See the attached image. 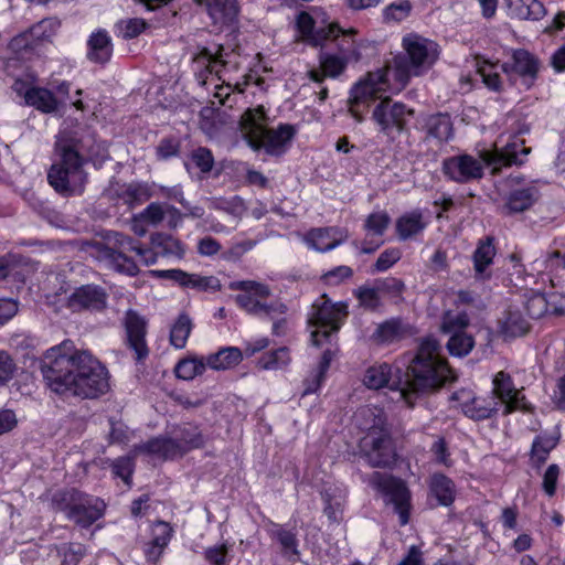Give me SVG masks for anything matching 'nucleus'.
<instances>
[{
    "label": "nucleus",
    "mask_w": 565,
    "mask_h": 565,
    "mask_svg": "<svg viewBox=\"0 0 565 565\" xmlns=\"http://www.w3.org/2000/svg\"><path fill=\"white\" fill-rule=\"evenodd\" d=\"M19 310L18 302L11 298H0V324L7 323Z\"/></svg>",
    "instance_id": "nucleus-61"
},
{
    "label": "nucleus",
    "mask_w": 565,
    "mask_h": 565,
    "mask_svg": "<svg viewBox=\"0 0 565 565\" xmlns=\"http://www.w3.org/2000/svg\"><path fill=\"white\" fill-rule=\"evenodd\" d=\"M335 41L340 51V55L321 53V71L311 70L309 72V77L311 81L316 83H322L326 76L337 77L344 71L349 62H356L361 58L359 46L351 38V35L343 34L340 40L338 38Z\"/></svg>",
    "instance_id": "nucleus-12"
},
{
    "label": "nucleus",
    "mask_w": 565,
    "mask_h": 565,
    "mask_svg": "<svg viewBox=\"0 0 565 565\" xmlns=\"http://www.w3.org/2000/svg\"><path fill=\"white\" fill-rule=\"evenodd\" d=\"M354 419L366 435L360 440V449L372 467H388L395 459L392 438L386 428L382 411L364 406L359 408Z\"/></svg>",
    "instance_id": "nucleus-7"
},
{
    "label": "nucleus",
    "mask_w": 565,
    "mask_h": 565,
    "mask_svg": "<svg viewBox=\"0 0 565 565\" xmlns=\"http://www.w3.org/2000/svg\"><path fill=\"white\" fill-rule=\"evenodd\" d=\"M540 70L539 60L529 51L518 49L512 52L511 61L502 64L505 74L515 73L523 78L526 87H531Z\"/></svg>",
    "instance_id": "nucleus-20"
},
{
    "label": "nucleus",
    "mask_w": 565,
    "mask_h": 565,
    "mask_svg": "<svg viewBox=\"0 0 565 565\" xmlns=\"http://www.w3.org/2000/svg\"><path fill=\"white\" fill-rule=\"evenodd\" d=\"M440 350L441 347L435 338H424L404 375L399 370L393 373L390 364L381 363L366 370L363 382L372 390L387 387L396 394L392 399L404 401L413 406L420 394L439 388L455 379L441 358Z\"/></svg>",
    "instance_id": "nucleus-1"
},
{
    "label": "nucleus",
    "mask_w": 565,
    "mask_h": 565,
    "mask_svg": "<svg viewBox=\"0 0 565 565\" xmlns=\"http://www.w3.org/2000/svg\"><path fill=\"white\" fill-rule=\"evenodd\" d=\"M530 152L531 149L524 147V141L515 138L500 149L481 150L479 158L467 153L449 157L443 161L441 170L454 182L469 183L482 179L484 166L492 167L494 172L502 167L520 166Z\"/></svg>",
    "instance_id": "nucleus-5"
},
{
    "label": "nucleus",
    "mask_w": 565,
    "mask_h": 565,
    "mask_svg": "<svg viewBox=\"0 0 565 565\" xmlns=\"http://www.w3.org/2000/svg\"><path fill=\"white\" fill-rule=\"evenodd\" d=\"M384 74L383 73H371L367 78L359 82L351 90V114L358 119V121H362V116L355 109L360 103H365L369 99H373L375 95L382 90V85L384 83Z\"/></svg>",
    "instance_id": "nucleus-23"
},
{
    "label": "nucleus",
    "mask_w": 565,
    "mask_h": 565,
    "mask_svg": "<svg viewBox=\"0 0 565 565\" xmlns=\"http://www.w3.org/2000/svg\"><path fill=\"white\" fill-rule=\"evenodd\" d=\"M204 6L215 24H226L234 21L237 15L236 0H194Z\"/></svg>",
    "instance_id": "nucleus-29"
},
{
    "label": "nucleus",
    "mask_w": 565,
    "mask_h": 565,
    "mask_svg": "<svg viewBox=\"0 0 565 565\" xmlns=\"http://www.w3.org/2000/svg\"><path fill=\"white\" fill-rule=\"evenodd\" d=\"M41 371L50 390L60 395L97 398L109 390L106 366L70 340L46 351Z\"/></svg>",
    "instance_id": "nucleus-2"
},
{
    "label": "nucleus",
    "mask_w": 565,
    "mask_h": 565,
    "mask_svg": "<svg viewBox=\"0 0 565 565\" xmlns=\"http://www.w3.org/2000/svg\"><path fill=\"white\" fill-rule=\"evenodd\" d=\"M427 226L424 215L419 210L403 214L396 221V232L402 241H406L419 233Z\"/></svg>",
    "instance_id": "nucleus-31"
},
{
    "label": "nucleus",
    "mask_w": 565,
    "mask_h": 565,
    "mask_svg": "<svg viewBox=\"0 0 565 565\" xmlns=\"http://www.w3.org/2000/svg\"><path fill=\"white\" fill-rule=\"evenodd\" d=\"M111 467L115 476L129 483L134 470V463L130 458L120 457L113 462Z\"/></svg>",
    "instance_id": "nucleus-59"
},
{
    "label": "nucleus",
    "mask_w": 565,
    "mask_h": 565,
    "mask_svg": "<svg viewBox=\"0 0 565 565\" xmlns=\"http://www.w3.org/2000/svg\"><path fill=\"white\" fill-rule=\"evenodd\" d=\"M401 258V252L397 248H388L385 249L379 256L377 260L374 264V268L376 271H385L391 268L397 260Z\"/></svg>",
    "instance_id": "nucleus-58"
},
{
    "label": "nucleus",
    "mask_w": 565,
    "mask_h": 565,
    "mask_svg": "<svg viewBox=\"0 0 565 565\" xmlns=\"http://www.w3.org/2000/svg\"><path fill=\"white\" fill-rule=\"evenodd\" d=\"M390 222L391 217L386 212H375L366 217L364 228L369 235L380 238L387 230Z\"/></svg>",
    "instance_id": "nucleus-46"
},
{
    "label": "nucleus",
    "mask_w": 565,
    "mask_h": 565,
    "mask_svg": "<svg viewBox=\"0 0 565 565\" xmlns=\"http://www.w3.org/2000/svg\"><path fill=\"white\" fill-rule=\"evenodd\" d=\"M353 271L348 266H338L337 268L329 270L323 275V279L328 284L337 285L341 282L342 280L350 278L352 276Z\"/></svg>",
    "instance_id": "nucleus-63"
},
{
    "label": "nucleus",
    "mask_w": 565,
    "mask_h": 565,
    "mask_svg": "<svg viewBox=\"0 0 565 565\" xmlns=\"http://www.w3.org/2000/svg\"><path fill=\"white\" fill-rule=\"evenodd\" d=\"M231 289L243 291L235 297V301L249 315L268 316L271 312L273 306L266 302L270 296L267 285L254 280H241L232 282Z\"/></svg>",
    "instance_id": "nucleus-13"
},
{
    "label": "nucleus",
    "mask_w": 565,
    "mask_h": 565,
    "mask_svg": "<svg viewBox=\"0 0 565 565\" xmlns=\"http://www.w3.org/2000/svg\"><path fill=\"white\" fill-rule=\"evenodd\" d=\"M380 290L376 286H361L355 291L359 303L366 310L374 311L381 306Z\"/></svg>",
    "instance_id": "nucleus-45"
},
{
    "label": "nucleus",
    "mask_w": 565,
    "mask_h": 565,
    "mask_svg": "<svg viewBox=\"0 0 565 565\" xmlns=\"http://www.w3.org/2000/svg\"><path fill=\"white\" fill-rule=\"evenodd\" d=\"M297 25L302 35L311 39L315 45H321L324 40H337L342 30L337 24H329L326 28L316 29L312 17L307 12L299 13L297 18Z\"/></svg>",
    "instance_id": "nucleus-26"
},
{
    "label": "nucleus",
    "mask_w": 565,
    "mask_h": 565,
    "mask_svg": "<svg viewBox=\"0 0 565 565\" xmlns=\"http://www.w3.org/2000/svg\"><path fill=\"white\" fill-rule=\"evenodd\" d=\"M18 258L15 255L8 254L0 257V288L10 279H14L18 271Z\"/></svg>",
    "instance_id": "nucleus-50"
},
{
    "label": "nucleus",
    "mask_w": 565,
    "mask_h": 565,
    "mask_svg": "<svg viewBox=\"0 0 565 565\" xmlns=\"http://www.w3.org/2000/svg\"><path fill=\"white\" fill-rule=\"evenodd\" d=\"M228 545L223 543L205 548L204 557L210 565H227L228 563Z\"/></svg>",
    "instance_id": "nucleus-53"
},
{
    "label": "nucleus",
    "mask_w": 565,
    "mask_h": 565,
    "mask_svg": "<svg viewBox=\"0 0 565 565\" xmlns=\"http://www.w3.org/2000/svg\"><path fill=\"white\" fill-rule=\"evenodd\" d=\"M324 513L331 521H337L343 507L344 493L337 487H329L323 490Z\"/></svg>",
    "instance_id": "nucleus-38"
},
{
    "label": "nucleus",
    "mask_w": 565,
    "mask_h": 565,
    "mask_svg": "<svg viewBox=\"0 0 565 565\" xmlns=\"http://www.w3.org/2000/svg\"><path fill=\"white\" fill-rule=\"evenodd\" d=\"M493 390L491 397L498 398L500 407L503 406V414L514 411H529V405L521 391L516 390L510 374L500 371L492 381Z\"/></svg>",
    "instance_id": "nucleus-16"
},
{
    "label": "nucleus",
    "mask_w": 565,
    "mask_h": 565,
    "mask_svg": "<svg viewBox=\"0 0 565 565\" xmlns=\"http://www.w3.org/2000/svg\"><path fill=\"white\" fill-rule=\"evenodd\" d=\"M291 362L289 349L286 347L264 353L257 361L262 370L277 371L286 369Z\"/></svg>",
    "instance_id": "nucleus-35"
},
{
    "label": "nucleus",
    "mask_w": 565,
    "mask_h": 565,
    "mask_svg": "<svg viewBox=\"0 0 565 565\" xmlns=\"http://www.w3.org/2000/svg\"><path fill=\"white\" fill-rule=\"evenodd\" d=\"M192 330V321L185 313H181L170 331V342L175 349H183Z\"/></svg>",
    "instance_id": "nucleus-40"
},
{
    "label": "nucleus",
    "mask_w": 565,
    "mask_h": 565,
    "mask_svg": "<svg viewBox=\"0 0 565 565\" xmlns=\"http://www.w3.org/2000/svg\"><path fill=\"white\" fill-rule=\"evenodd\" d=\"M452 399L460 401L462 413L473 419L483 420L495 415L500 409V402L495 397H470L469 393H455Z\"/></svg>",
    "instance_id": "nucleus-19"
},
{
    "label": "nucleus",
    "mask_w": 565,
    "mask_h": 565,
    "mask_svg": "<svg viewBox=\"0 0 565 565\" xmlns=\"http://www.w3.org/2000/svg\"><path fill=\"white\" fill-rule=\"evenodd\" d=\"M151 274L173 280L181 287L198 289V274H189L181 269L152 270Z\"/></svg>",
    "instance_id": "nucleus-42"
},
{
    "label": "nucleus",
    "mask_w": 565,
    "mask_h": 565,
    "mask_svg": "<svg viewBox=\"0 0 565 565\" xmlns=\"http://www.w3.org/2000/svg\"><path fill=\"white\" fill-rule=\"evenodd\" d=\"M92 255L118 273L136 276L139 265L151 266L159 257L182 258L184 248L179 239L162 233L153 234L150 246L143 247L126 234L110 232L107 234V243L93 245Z\"/></svg>",
    "instance_id": "nucleus-4"
},
{
    "label": "nucleus",
    "mask_w": 565,
    "mask_h": 565,
    "mask_svg": "<svg viewBox=\"0 0 565 565\" xmlns=\"http://www.w3.org/2000/svg\"><path fill=\"white\" fill-rule=\"evenodd\" d=\"M411 12V3L401 1L398 3H392L384 10V19L386 21L399 22L408 17Z\"/></svg>",
    "instance_id": "nucleus-54"
},
{
    "label": "nucleus",
    "mask_w": 565,
    "mask_h": 565,
    "mask_svg": "<svg viewBox=\"0 0 565 565\" xmlns=\"http://www.w3.org/2000/svg\"><path fill=\"white\" fill-rule=\"evenodd\" d=\"M527 316L532 319H539L550 311V298L542 294H533L525 302Z\"/></svg>",
    "instance_id": "nucleus-48"
},
{
    "label": "nucleus",
    "mask_w": 565,
    "mask_h": 565,
    "mask_svg": "<svg viewBox=\"0 0 565 565\" xmlns=\"http://www.w3.org/2000/svg\"><path fill=\"white\" fill-rule=\"evenodd\" d=\"M413 115L402 103H391L388 98L382 100L373 110V119L384 135L395 138L406 127L407 118Z\"/></svg>",
    "instance_id": "nucleus-15"
},
{
    "label": "nucleus",
    "mask_w": 565,
    "mask_h": 565,
    "mask_svg": "<svg viewBox=\"0 0 565 565\" xmlns=\"http://www.w3.org/2000/svg\"><path fill=\"white\" fill-rule=\"evenodd\" d=\"M559 475V468L557 465H550L543 476V489L545 493L552 497L556 490V483Z\"/></svg>",
    "instance_id": "nucleus-60"
},
{
    "label": "nucleus",
    "mask_w": 565,
    "mask_h": 565,
    "mask_svg": "<svg viewBox=\"0 0 565 565\" xmlns=\"http://www.w3.org/2000/svg\"><path fill=\"white\" fill-rule=\"evenodd\" d=\"M478 73L480 74L484 85L493 90L499 92L502 87L500 75L494 71V66L486 64L479 67Z\"/></svg>",
    "instance_id": "nucleus-55"
},
{
    "label": "nucleus",
    "mask_w": 565,
    "mask_h": 565,
    "mask_svg": "<svg viewBox=\"0 0 565 565\" xmlns=\"http://www.w3.org/2000/svg\"><path fill=\"white\" fill-rule=\"evenodd\" d=\"M267 125L268 117L263 106L246 109L239 120L241 131L253 150L264 149L269 156H281L297 129L290 124H279L275 129H269Z\"/></svg>",
    "instance_id": "nucleus-6"
},
{
    "label": "nucleus",
    "mask_w": 565,
    "mask_h": 565,
    "mask_svg": "<svg viewBox=\"0 0 565 565\" xmlns=\"http://www.w3.org/2000/svg\"><path fill=\"white\" fill-rule=\"evenodd\" d=\"M271 531V536L275 537L279 544L281 545L282 552L285 554L298 555V540L296 533L292 531L286 530L279 525L275 526Z\"/></svg>",
    "instance_id": "nucleus-47"
},
{
    "label": "nucleus",
    "mask_w": 565,
    "mask_h": 565,
    "mask_svg": "<svg viewBox=\"0 0 565 565\" xmlns=\"http://www.w3.org/2000/svg\"><path fill=\"white\" fill-rule=\"evenodd\" d=\"M539 196V190L534 185L512 190L507 198L504 209L508 213L524 212L537 201Z\"/></svg>",
    "instance_id": "nucleus-30"
},
{
    "label": "nucleus",
    "mask_w": 565,
    "mask_h": 565,
    "mask_svg": "<svg viewBox=\"0 0 565 565\" xmlns=\"http://www.w3.org/2000/svg\"><path fill=\"white\" fill-rule=\"evenodd\" d=\"M348 313V305L344 302L334 303L326 295L316 300L308 318L309 324L316 327L311 332L312 344L319 347L321 338L329 339L332 333L339 331Z\"/></svg>",
    "instance_id": "nucleus-11"
},
{
    "label": "nucleus",
    "mask_w": 565,
    "mask_h": 565,
    "mask_svg": "<svg viewBox=\"0 0 565 565\" xmlns=\"http://www.w3.org/2000/svg\"><path fill=\"white\" fill-rule=\"evenodd\" d=\"M118 26L124 39H134L146 29V22L142 19L135 18L120 21Z\"/></svg>",
    "instance_id": "nucleus-56"
},
{
    "label": "nucleus",
    "mask_w": 565,
    "mask_h": 565,
    "mask_svg": "<svg viewBox=\"0 0 565 565\" xmlns=\"http://www.w3.org/2000/svg\"><path fill=\"white\" fill-rule=\"evenodd\" d=\"M58 553L62 556V565H78L85 550L81 544H64Z\"/></svg>",
    "instance_id": "nucleus-52"
},
{
    "label": "nucleus",
    "mask_w": 565,
    "mask_h": 565,
    "mask_svg": "<svg viewBox=\"0 0 565 565\" xmlns=\"http://www.w3.org/2000/svg\"><path fill=\"white\" fill-rule=\"evenodd\" d=\"M114 51L113 40L104 29L93 32L87 40V58L96 64H106L110 61Z\"/></svg>",
    "instance_id": "nucleus-25"
},
{
    "label": "nucleus",
    "mask_w": 565,
    "mask_h": 565,
    "mask_svg": "<svg viewBox=\"0 0 565 565\" xmlns=\"http://www.w3.org/2000/svg\"><path fill=\"white\" fill-rule=\"evenodd\" d=\"M347 239V233L339 227L313 228L305 237L309 247L318 252H328Z\"/></svg>",
    "instance_id": "nucleus-24"
},
{
    "label": "nucleus",
    "mask_w": 565,
    "mask_h": 565,
    "mask_svg": "<svg viewBox=\"0 0 565 565\" xmlns=\"http://www.w3.org/2000/svg\"><path fill=\"white\" fill-rule=\"evenodd\" d=\"M427 136L439 141H447L451 137V122L448 115L436 114L426 119Z\"/></svg>",
    "instance_id": "nucleus-37"
},
{
    "label": "nucleus",
    "mask_w": 565,
    "mask_h": 565,
    "mask_svg": "<svg viewBox=\"0 0 565 565\" xmlns=\"http://www.w3.org/2000/svg\"><path fill=\"white\" fill-rule=\"evenodd\" d=\"M371 484L382 492L395 507L398 513L401 525H405L409 520V492L405 483L387 473L374 472L371 476Z\"/></svg>",
    "instance_id": "nucleus-14"
},
{
    "label": "nucleus",
    "mask_w": 565,
    "mask_h": 565,
    "mask_svg": "<svg viewBox=\"0 0 565 565\" xmlns=\"http://www.w3.org/2000/svg\"><path fill=\"white\" fill-rule=\"evenodd\" d=\"M468 316L463 312L452 313L446 312L443 318L441 328L446 333L463 332L462 330L468 326Z\"/></svg>",
    "instance_id": "nucleus-49"
},
{
    "label": "nucleus",
    "mask_w": 565,
    "mask_h": 565,
    "mask_svg": "<svg viewBox=\"0 0 565 565\" xmlns=\"http://www.w3.org/2000/svg\"><path fill=\"white\" fill-rule=\"evenodd\" d=\"M431 452L435 456L437 462L449 467L451 466V460L449 458V451L447 449V445L444 438H438L430 448Z\"/></svg>",
    "instance_id": "nucleus-62"
},
{
    "label": "nucleus",
    "mask_w": 565,
    "mask_h": 565,
    "mask_svg": "<svg viewBox=\"0 0 565 565\" xmlns=\"http://www.w3.org/2000/svg\"><path fill=\"white\" fill-rule=\"evenodd\" d=\"M498 328L502 337L510 339L524 335L530 324L518 308H509L498 319Z\"/></svg>",
    "instance_id": "nucleus-28"
},
{
    "label": "nucleus",
    "mask_w": 565,
    "mask_h": 565,
    "mask_svg": "<svg viewBox=\"0 0 565 565\" xmlns=\"http://www.w3.org/2000/svg\"><path fill=\"white\" fill-rule=\"evenodd\" d=\"M221 249V244L211 236L201 238L198 243V253L202 256H213Z\"/></svg>",
    "instance_id": "nucleus-64"
},
{
    "label": "nucleus",
    "mask_w": 565,
    "mask_h": 565,
    "mask_svg": "<svg viewBox=\"0 0 565 565\" xmlns=\"http://www.w3.org/2000/svg\"><path fill=\"white\" fill-rule=\"evenodd\" d=\"M430 492L438 503L449 507L456 498V487L451 479L443 473H435L430 478Z\"/></svg>",
    "instance_id": "nucleus-33"
},
{
    "label": "nucleus",
    "mask_w": 565,
    "mask_h": 565,
    "mask_svg": "<svg viewBox=\"0 0 565 565\" xmlns=\"http://www.w3.org/2000/svg\"><path fill=\"white\" fill-rule=\"evenodd\" d=\"M167 205L162 206L158 203H151L141 213L140 218L152 225H157L166 218Z\"/></svg>",
    "instance_id": "nucleus-57"
},
{
    "label": "nucleus",
    "mask_w": 565,
    "mask_h": 565,
    "mask_svg": "<svg viewBox=\"0 0 565 565\" xmlns=\"http://www.w3.org/2000/svg\"><path fill=\"white\" fill-rule=\"evenodd\" d=\"M238 55L233 51H227L224 46L217 45L215 51L207 47L202 49L196 63L206 65L209 74H215L218 79L226 82V75L231 71L238 68Z\"/></svg>",
    "instance_id": "nucleus-17"
},
{
    "label": "nucleus",
    "mask_w": 565,
    "mask_h": 565,
    "mask_svg": "<svg viewBox=\"0 0 565 565\" xmlns=\"http://www.w3.org/2000/svg\"><path fill=\"white\" fill-rule=\"evenodd\" d=\"M473 338L466 332H455L448 340L447 348L451 355L465 356L473 348Z\"/></svg>",
    "instance_id": "nucleus-43"
},
{
    "label": "nucleus",
    "mask_w": 565,
    "mask_h": 565,
    "mask_svg": "<svg viewBox=\"0 0 565 565\" xmlns=\"http://www.w3.org/2000/svg\"><path fill=\"white\" fill-rule=\"evenodd\" d=\"M125 328L128 348L134 351L136 361L145 360L149 354L146 341L147 321L134 310H128L125 316Z\"/></svg>",
    "instance_id": "nucleus-18"
},
{
    "label": "nucleus",
    "mask_w": 565,
    "mask_h": 565,
    "mask_svg": "<svg viewBox=\"0 0 565 565\" xmlns=\"http://www.w3.org/2000/svg\"><path fill=\"white\" fill-rule=\"evenodd\" d=\"M508 7L511 14L521 20H540L546 13L539 0H508Z\"/></svg>",
    "instance_id": "nucleus-32"
},
{
    "label": "nucleus",
    "mask_w": 565,
    "mask_h": 565,
    "mask_svg": "<svg viewBox=\"0 0 565 565\" xmlns=\"http://www.w3.org/2000/svg\"><path fill=\"white\" fill-rule=\"evenodd\" d=\"M95 136L77 121H65L55 145V162L47 173L49 183L64 195L81 194L87 174L84 163L98 153Z\"/></svg>",
    "instance_id": "nucleus-3"
},
{
    "label": "nucleus",
    "mask_w": 565,
    "mask_h": 565,
    "mask_svg": "<svg viewBox=\"0 0 565 565\" xmlns=\"http://www.w3.org/2000/svg\"><path fill=\"white\" fill-rule=\"evenodd\" d=\"M207 367L206 361L198 358L183 359L174 367L177 377L190 381L201 375Z\"/></svg>",
    "instance_id": "nucleus-41"
},
{
    "label": "nucleus",
    "mask_w": 565,
    "mask_h": 565,
    "mask_svg": "<svg viewBox=\"0 0 565 565\" xmlns=\"http://www.w3.org/2000/svg\"><path fill=\"white\" fill-rule=\"evenodd\" d=\"M494 255L495 247L492 237H486L479 242L473 253V265L478 275H481L492 264Z\"/></svg>",
    "instance_id": "nucleus-39"
},
{
    "label": "nucleus",
    "mask_w": 565,
    "mask_h": 565,
    "mask_svg": "<svg viewBox=\"0 0 565 565\" xmlns=\"http://www.w3.org/2000/svg\"><path fill=\"white\" fill-rule=\"evenodd\" d=\"M204 437L198 426L185 424L172 430L170 436H159L142 444L139 449L162 459L182 457L203 447Z\"/></svg>",
    "instance_id": "nucleus-9"
},
{
    "label": "nucleus",
    "mask_w": 565,
    "mask_h": 565,
    "mask_svg": "<svg viewBox=\"0 0 565 565\" xmlns=\"http://www.w3.org/2000/svg\"><path fill=\"white\" fill-rule=\"evenodd\" d=\"M556 445L557 438L553 436H537L532 445V459L539 465L544 463Z\"/></svg>",
    "instance_id": "nucleus-44"
},
{
    "label": "nucleus",
    "mask_w": 565,
    "mask_h": 565,
    "mask_svg": "<svg viewBox=\"0 0 565 565\" xmlns=\"http://www.w3.org/2000/svg\"><path fill=\"white\" fill-rule=\"evenodd\" d=\"M53 502L60 511L65 512L68 520L82 527H88L100 519L106 508L99 498L77 490L56 493Z\"/></svg>",
    "instance_id": "nucleus-10"
},
{
    "label": "nucleus",
    "mask_w": 565,
    "mask_h": 565,
    "mask_svg": "<svg viewBox=\"0 0 565 565\" xmlns=\"http://www.w3.org/2000/svg\"><path fill=\"white\" fill-rule=\"evenodd\" d=\"M172 527L164 521H157L151 525V537L143 547V553L148 562L156 564L160 559L172 539Z\"/></svg>",
    "instance_id": "nucleus-22"
},
{
    "label": "nucleus",
    "mask_w": 565,
    "mask_h": 565,
    "mask_svg": "<svg viewBox=\"0 0 565 565\" xmlns=\"http://www.w3.org/2000/svg\"><path fill=\"white\" fill-rule=\"evenodd\" d=\"M409 334V326L398 318L388 319L380 323L371 339L379 345H388L401 341Z\"/></svg>",
    "instance_id": "nucleus-27"
},
{
    "label": "nucleus",
    "mask_w": 565,
    "mask_h": 565,
    "mask_svg": "<svg viewBox=\"0 0 565 565\" xmlns=\"http://www.w3.org/2000/svg\"><path fill=\"white\" fill-rule=\"evenodd\" d=\"M24 104L45 114L53 113L57 108V100L53 93L46 88L35 86L31 93L28 94Z\"/></svg>",
    "instance_id": "nucleus-36"
},
{
    "label": "nucleus",
    "mask_w": 565,
    "mask_h": 565,
    "mask_svg": "<svg viewBox=\"0 0 565 565\" xmlns=\"http://www.w3.org/2000/svg\"><path fill=\"white\" fill-rule=\"evenodd\" d=\"M107 295L105 290L95 285H85L77 288L68 298V307L73 311L102 310L106 307Z\"/></svg>",
    "instance_id": "nucleus-21"
},
{
    "label": "nucleus",
    "mask_w": 565,
    "mask_h": 565,
    "mask_svg": "<svg viewBox=\"0 0 565 565\" xmlns=\"http://www.w3.org/2000/svg\"><path fill=\"white\" fill-rule=\"evenodd\" d=\"M404 54L394 57L388 73L404 87L413 76L426 73L438 58L437 43L417 34L403 38Z\"/></svg>",
    "instance_id": "nucleus-8"
},
{
    "label": "nucleus",
    "mask_w": 565,
    "mask_h": 565,
    "mask_svg": "<svg viewBox=\"0 0 565 565\" xmlns=\"http://www.w3.org/2000/svg\"><path fill=\"white\" fill-rule=\"evenodd\" d=\"M242 361V352L234 347L223 348L206 358L210 369L221 371L236 366Z\"/></svg>",
    "instance_id": "nucleus-34"
},
{
    "label": "nucleus",
    "mask_w": 565,
    "mask_h": 565,
    "mask_svg": "<svg viewBox=\"0 0 565 565\" xmlns=\"http://www.w3.org/2000/svg\"><path fill=\"white\" fill-rule=\"evenodd\" d=\"M191 160L202 173H209L214 166V158L211 150L204 147L193 150Z\"/></svg>",
    "instance_id": "nucleus-51"
}]
</instances>
